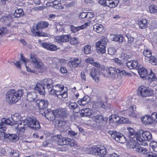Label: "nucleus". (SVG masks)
I'll return each mask as SVG.
<instances>
[{"label": "nucleus", "instance_id": "nucleus-1", "mask_svg": "<svg viewBox=\"0 0 157 157\" xmlns=\"http://www.w3.org/2000/svg\"><path fill=\"white\" fill-rule=\"evenodd\" d=\"M24 93V90L21 89L16 91L14 89L9 90L6 94L7 100L10 103H14L21 99Z\"/></svg>", "mask_w": 157, "mask_h": 157}, {"label": "nucleus", "instance_id": "nucleus-2", "mask_svg": "<svg viewBox=\"0 0 157 157\" xmlns=\"http://www.w3.org/2000/svg\"><path fill=\"white\" fill-rule=\"evenodd\" d=\"M63 86L57 84L52 86L49 90L50 94L56 95L57 97L61 99L63 98H66L67 97V93L63 91Z\"/></svg>", "mask_w": 157, "mask_h": 157}, {"label": "nucleus", "instance_id": "nucleus-3", "mask_svg": "<svg viewBox=\"0 0 157 157\" xmlns=\"http://www.w3.org/2000/svg\"><path fill=\"white\" fill-rule=\"evenodd\" d=\"M137 93L139 96L143 98L151 96L154 94L152 89L143 85L139 87Z\"/></svg>", "mask_w": 157, "mask_h": 157}, {"label": "nucleus", "instance_id": "nucleus-4", "mask_svg": "<svg viewBox=\"0 0 157 157\" xmlns=\"http://www.w3.org/2000/svg\"><path fill=\"white\" fill-rule=\"evenodd\" d=\"M152 138L150 132L147 131L142 132L139 136L136 137L137 141L138 144L143 146L147 145L146 141H149Z\"/></svg>", "mask_w": 157, "mask_h": 157}, {"label": "nucleus", "instance_id": "nucleus-5", "mask_svg": "<svg viewBox=\"0 0 157 157\" xmlns=\"http://www.w3.org/2000/svg\"><path fill=\"white\" fill-rule=\"evenodd\" d=\"M89 152L91 154L101 157H103L106 154V149L104 146L93 147L90 149Z\"/></svg>", "mask_w": 157, "mask_h": 157}, {"label": "nucleus", "instance_id": "nucleus-6", "mask_svg": "<svg viewBox=\"0 0 157 157\" xmlns=\"http://www.w3.org/2000/svg\"><path fill=\"white\" fill-rule=\"evenodd\" d=\"M57 139V144L59 145H68L71 146L76 145L77 143L74 142L73 140L68 138H62L61 135H58L55 136Z\"/></svg>", "mask_w": 157, "mask_h": 157}, {"label": "nucleus", "instance_id": "nucleus-7", "mask_svg": "<svg viewBox=\"0 0 157 157\" xmlns=\"http://www.w3.org/2000/svg\"><path fill=\"white\" fill-rule=\"evenodd\" d=\"M108 132L111 135V137L116 141L121 143L125 142V137L120 132L112 130L109 131Z\"/></svg>", "mask_w": 157, "mask_h": 157}, {"label": "nucleus", "instance_id": "nucleus-8", "mask_svg": "<svg viewBox=\"0 0 157 157\" xmlns=\"http://www.w3.org/2000/svg\"><path fill=\"white\" fill-rule=\"evenodd\" d=\"M157 119V113L155 112L152 113L151 116L147 115L141 118L142 122L145 125L151 124L153 121L156 122Z\"/></svg>", "mask_w": 157, "mask_h": 157}, {"label": "nucleus", "instance_id": "nucleus-9", "mask_svg": "<svg viewBox=\"0 0 157 157\" xmlns=\"http://www.w3.org/2000/svg\"><path fill=\"white\" fill-rule=\"evenodd\" d=\"M107 41L108 40L106 38L103 37L96 43V45L97 49L99 53L103 54L105 52V45L107 43Z\"/></svg>", "mask_w": 157, "mask_h": 157}, {"label": "nucleus", "instance_id": "nucleus-10", "mask_svg": "<svg viewBox=\"0 0 157 157\" xmlns=\"http://www.w3.org/2000/svg\"><path fill=\"white\" fill-rule=\"evenodd\" d=\"M27 122V119L22 120L18 123L17 126L15 127V129L17 130L18 134L21 133V135L23 134L26 129L29 127Z\"/></svg>", "mask_w": 157, "mask_h": 157}, {"label": "nucleus", "instance_id": "nucleus-11", "mask_svg": "<svg viewBox=\"0 0 157 157\" xmlns=\"http://www.w3.org/2000/svg\"><path fill=\"white\" fill-rule=\"evenodd\" d=\"M27 120L29 127L36 130L40 128V123L35 117L29 118Z\"/></svg>", "mask_w": 157, "mask_h": 157}, {"label": "nucleus", "instance_id": "nucleus-12", "mask_svg": "<svg viewBox=\"0 0 157 157\" xmlns=\"http://www.w3.org/2000/svg\"><path fill=\"white\" fill-rule=\"evenodd\" d=\"M80 115L81 117H88L96 114L97 111L90 108H85L81 109Z\"/></svg>", "mask_w": 157, "mask_h": 157}, {"label": "nucleus", "instance_id": "nucleus-13", "mask_svg": "<svg viewBox=\"0 0 157 157\" xmlns=\"http://www.w3.org/2000/svg\"><path fill=\"white\" fill-rule=\"evenodd\" d=\"M53 113L56 118H62L66 117L67 115L66 110L65 109L63 108H59L54 110Z\"/></svg>", "mask_w": 157, "mask_h": 157}, {"label": "nucleus", "instance_id": "nucleus-14", "mask_svg": "<svg viewBox=\"0 0 157 157\" xmlns=\"http://www.w3.org/2000/svg\"><path fill=\"white\" fill-rule=\"evenodd\" d=\"M14 123V122L11 121L9 119L3 118L1 120V122H0V129L5 131L6 129V124L12 125Z\"/></svg>", "mask_w": 157, "mask_h": 157}, {"label": "nucleus", "instance_id": "nucleus-15", "mask_svg": "<svg viewBox=\"0 0 157 157\" xmlns=\"http://www.w3.org/2000/svg\"><path fill=\"white\" fill-rule=\"evenodd\" d=\"M130 109H132V110H127L124 111V113L126 114V115L128 116L130 118H137V114L136 113L134 110L136 109V106L135 105H133L130 106L129 107Z\"/></svg>", "mask_w": 157, "mask_h": 157}, {"label": "nucleus", "instance_id": "nucleus-16", "mask_svg": "<svg viewBox=\"0 0 157 157\" xmlns=\"http://www.w3.org/2000/svg\"><path fill=\"white\" fill-rule=\"evenodd\" d=\"M36 105L38 107L39 109L41 110H46V108L48 105V102L47 101L44 100L37 99L36 100Z\"/></svg>", "mask_w": 157, "mask_h": 157}, {"label": "nucleus", "instance_id": "nucleus-17", "mask_svg": "<svg viewBox=\"0 0 157 157\" xmlns=\"http://www.w3.org/2000/svg\"><path fill=\"white\" fill-rule=\"evenodd\" d=\"M40 45L48 50L54 51L57 49V46L52 44L42 42L40 43Z\"/></svg>", "mask_w": 157, "mask_h": 157}, {"label": "nucleus", "instance_id": "nucleus-18", "mask_svg": "<svg viewBox=\"0 0 157 157\" xmlns=\"http://www.w3.org/2000/svg\"><path fill=\"white\" fill-rule=\"evenodd\" d=\"M106 71H108L109 74H105V77L107 78L111 77V78H114L117 73V69L115 68L112 67H109L106 68Z\"/></svg>", "mask_w": 157, "mask_h": 157}, {"label": "nucleus", "instance_id": "nucleus-19", "mask_svg": "<svg viewBox=\"0 0 157 157\" xmlns=\"http://www.w3.org/2000/svg\"><path fill=\"white\" fill-rule=\"evenodd\" d=\"M70 36L69 35H61L60 36H57L55 38V41L58 43L67 42L69 41Z\"/></svg>", "mask_w": 157, "mask_h": 157}, {"label": "nucleus", "instance_id": "nucleus-20", "mask_svg": "<svg viewBox=\"0 0 157 157\" xmlns=\"http://www.w3.org/2000/svg\"><path fill=\"white\" fill-rule=\"evenodd\" d=\"M30 59L31 62L35 65L36 68L42 67L43 64L41 62L38 61L36 59L35 56L33 54L30 55Z\"/></svg>", "mask_w": 157, "mask_h": 157}, {"label": "nucleus", "instance_id": "nucleus-21", "mask_svg": "<svg viewBox=\"0 0 157 157\" xmlns=\"http://www.w3.org/2000/svg\"><path fill=\"white\" fill-rule=\"evenodd\" d=\"M90 23L89 22H88L85 23L83 25L78 27H75L74 26L72 25L71 26V31L73 33H75L80 29H83L86 27L87 26H89L90 24Z\"/></svg>", "mask_w": 157, "mask_h": 157}, {"label": "nucleus", "instance_id": "nucleus-22", "mask_svg": "<svg viewBox=\"0 0 157 157\" xmlns=\"http://www.w3.org/2000/svg\"><path fill=\"white\" fill-rule=\"evenodd\" d=\"M35 89L41 95H44L45 93L44 86L42 84L37 83L35 87Z\"/></svg>", "mask_w": 157, "mask_h": 157}, {"label": "nucleus", "instance_id": "nucleus-23", "mask_svg": "<svg viewBox=\"0 0 157 157\" xmlns=\"http://www.w3.org/2000/svg\"><path fill=\"white\" fill-rule=\"evenodd\" d=\"M120 0H107L106 6L109 8H114L116 7L119 2Z\"/></svg>", "mask_w": 157, "mask_h": 157}, {"label": "nucleus", "instance_id": "nucleus-24", "mask_svg": "<svg viewBox=\"0 0 157 157\" xmlns=\"http://www.w3.org/2000/svg\"><path fill=\"white\" fill-rule=\"evenodd\" d=\"M68 107L69 108L73 109V111L75 113H78L80 110V107L75 102H72L69 103Z\"/></svg>", "mask_w": 157, "mask_h": 157}, {"label": "nucleus", "instance_id": "nucleus-25", "mask_svg": "<svg viewBox=\"0 0 157 157\" xmlns=\"http://www.w3.org/2000/svg\"><path fill=\"white\" fill-rule=\"evenodd\" d=\"M90 75L96 82L99 81V73L95 68H92Z\"/></svg>", "mask_w": 157, "mask_h": 157}, {"label": "nucleus", "instance_id": "nucleus-26", "mask_svg": "<svg viewBox=\"0 0 157 157\" xmlns=\"http://www.w3.org/2000/svg\"><path fill=\"white\" fill-rule=\"evenodd\" d=\"M12 16L10 15L4 16L0 18L1 21L6 25H8L12 20Z\"/></svg>", "mask_w": 157, "mask_h": 157}, {"label": "nucleus", "instance_id": "nucleus-27", "mask_svg": "<svg viewBox=\"0 0 157 157\" xmlns=\"http://www.w3.org/2000/svg\"><path fill=\"white\" fill-rule=\"evenodd\" d=\"M148 21L146 19H142L139 20L137 23V24L139 25L140 29H144L146 28L147 26Z\"/></svg>", "mask_w": 157, "mask_h": 157}, {"label": "nucleus", "instance_id": "nucleus-28", "mask_svg": "<svg viewBox=\"0 0 157 157\" xmlns=\"http://www.w3.org/2000/svg\"><path fill=\"white\" fill-rule=\"evenodd\" d=\"M126 66L131 69L138 68V63L136 60L130 61L128 62L126 64Z\"/></svg>", "mask_w": 157, "mask_h": 157}, {"label": "nucleus", "instance_id": "nucleus-29", "mask_svg": "<svg viewBox=\"0 0 157 157\" xmlns=\"http://www.w3.org/2000/svg\"><path fill=\"white\" fill-rule=\"evenodd\" d=\"M90 98L87 96H84L82 98L78 101V103L80 105L84 106L88 104L90 101Z\"/></svg>", "mask_w": 157, "mask_h": 157}, {"label": "nucleus", "instance_id": "nucleus-30", "mask_svg": "<svg viewBox=\"0 0 157 157\" xmlns=\"http://www.w3.org/2000/svg\"><path fill=\"white\" fill-rule=\"evenodd\" d=\"M36 98V92H31L28 93L27 94V100L30 102H33Z\"/></svg>", "mask_w": 157, "mask_h": 157}, {"label": "nucleus", "instance_id": "nucleus-31", "mask_svg": "<svg viewBox=\"0 0 157 157\" xmlns=\"http://www.w3.org/2000/svg\"><path fill=\"white\" fill-rule=\"evenodd\" d=\"M43 82L44 86H46L49 91L50 90L49 89H50L51 87H52L53 85V81L51 79L46 78L44 79L43 81Z\"/></svg>", "mask_w": 157, "mask_h": 157}, {"label": "nucleus", "instance_id": "nucleus-32", "mask_svg": "<svg viewBox=\"0 0 157 157\" xmlns=\"http://www.w3.org/2000/svg\"><path fill=\"white\" fill-rule=\"evenodd\" d=\"M138 68V72L141 78H145L147 76V71L146 69L143 67Z\"/></svg>", "mask_w": 157, "mask_h": 157}, {"label": "nucleus", "instance_id": "nucleus-33", "mask_svg": "<svg viewBox=\"0 0 157 157\" xmlns=\"http://www.w3.org/2000/svg\"><path fill=\"white\" fill-rule=\"evenodd\" d=\"M81 59L78 58L71 59L70 61V63L72 66L74 67H77L80 63Z\"/></svg>", "mask_w": 157, "mask_h": 157}, {"label": "nucleus", "instance_id": "nucleus-34", "mask_svg": "<svg viewBox=\"0 0 157 157\" xmlns=\"http://www.w3.org/2000/svg\"><path fill=\"white\" fill-rule=\"evenodd\" d=\"M42 115L45 116V117L49 120L52 121L55 119V116L53 113V110L52 112H48L47 111L46 113H44V115L42 114Z\"/></svg>", "mask_w": 157, "mask_h": 157}, {"label": "nucleus", "instance_id": "nucleus-35", "mask_svg": "<svg viewBox=\"0 0 157 157\" xmlns=\"http://www.w3.org/2000/svg\"><path fill=\"white\" fill-rule=\"evenodd\" d=\"M93 118L94 121L98 124H101L104 121V117L101 114L97 115Z\"/></svg>", "mask_w": 157, "mask_h": 157}, {"label": "nucleus", "instance_id": "nucleus-36", "mask_svg": "<svg viewBox=\"0 0 157 157\" xmlns=\"http://www.w3.org/2000/svg\"><path fill=\"white\" fill-rule=\"evenodd\" d=\"M24 14L23 10L21 9H19L16 10L13 15H12V18L19 17L23 16Z\"/></svg>", "mask_w": 157, "mask_h": 157}, {"label": "nucleus", "instance_id": "nucleus-37", "mask_svg": "<svg viewBox=\"0 0 157 157\" xmlns=\"http://www.w3.org/2000/svg\"><path fill=\"white\" fill-rule=\"evenodd\" d=\"M31 31L33 35L35 36H37L39 37L47 36H48L47 33L42 31H36L34 30V29H31Z\"/></svg>", "mask_w": 157, "mask_h": 157}, {"label": "nucleus", "instance_id": "nucleus-38", "mask_svg": "<svg viewBox=\"0 0 157 157\" xmlns=\"http://www.w3.org/2000/svg\"><path fill=\"white\" fill-rule=\"evenodd\" d=\"M94 30L98 33H100L103 31L104 29L103 25L101 24H97L93 26Z\"/></svg>", "mask_w": 157, "mask_h": 157}, {"label": "nucleus", "instance_id": "nucleus-39", "mask_svg": "<svg viewBox=\"0 0 157 157\" xmlns=\"http://www.w3.org/2000/svg\"><path fill=\"white\" fill-rule=\"evenodd\" d=\"M6 137L12 142L17 141L18 139V137L15 134H9L6 135Z\"/></svg>", "mask_w": 157, "mask_h": 157}, {"label": "nucleus", "instance_id": "nucleus-40", "mask_svg": "<svg viewBox=\"0 0 157 157\" xmlns=\"http://www.w3.org/2000/svg\"><path fill=\"white\" fill-rule=\"evenodd\" d=\"M117 74L121 75H126L128 76H131L132 75L131 73L127 72L126 71L123 70L122 69H117Z\"/></svg>", "mask_w": 157, "mask_h": 157}, {"label": "nucleus", "instance_id": "nucleus-41", "mask_svg": "<svg viewBox=\"0 0 157 157\" xmlns=\"http://www.w3.org/2000/svg\"><path fill=\"white\" fill-rule=\"evenodd\" d=\"M110 122L113 123L114 124L116 123H118L120 120V117L116 115H113L109 118Z\"/></svg>", "mask_w": 157, "mask_h": 157}, {"label": "nucleus", "instance_id": "nucleus-42", "mask_svg": "<svg viewBox=\"0 0 157 157\" xmlns=\"http://www.w3.org/2000/svg\"><path fill=\"white\" fill-rule=\"evenodd\" d=\"M150 72L147 77V78L149 81H154L156 79V78L154 75V74L152 72L151 70H150Z\"/></svg>", "mask_w": 157, "mask_h": 157}, {"label": "nucleus", "instance_id": "nucleus-43", "mask_svg": "<svg viewBox=\"0 0 157 157\" xmlns=\"http://www.w3.org/2000/svg\"><path fill=\"white\" fill-rule=\"evenodd\" d=\"M135 148V150H136L137 152H141L144 154V155L147 152V150L146 149L139 146L137 145L136 147Z\"/></svg>", "mask_w": 157, "mask_h": 157}, {"label": "nucleus", "instance_id": "nucleus-44", "mask_svg": "<svg viewBox=\"0 0 157 157\" xmlns=\"http://www.w3.org/2000/svg\"><path fill=\"white\" fill-rule=\"evenodd\" d=\"M38 26L39 29H44L47 27L49 25L47 21H40L38 22Z\"/></svg>", "mask_w": 157, "mask_h": 157}, {"label": "nucleus", "instance_id": "nucleus-45", "mask_svg": "<svg viewBox=\"0 0 157 157\" xmlns=\"http://www.w3.org/2000/svg\"><path fill=\"white\" fill-rule=\"evenodd\" d=\"M149 11L152 13H157V6L155 5H151L149 7Z\"/></svg>", "mask_w": 157, "mask_h": 157}, {"label": "nucleus", "instance_id": "nucleus-46", "mask_svg": "<svg viewBox=\"0 0 157 157\" xmlns=\"http://www.w3.org/2000/svg\"><path fill=\"white\" fill-rule=\"evenodd\" d=\"M128 136L129 137H132L131 136L135 135V132L133 129L131 127H127V128Z\"/></svg>", "mask_w": 157, "mask_h": 157}, {"label": "nucleus", "instance_id": "nucleus-47", "mask_svg": "<svg viewBox=\"0 0 157 157\" xmlns=\"http://www.w3.org/2000/svg\"><path fill=\"white\" fill-rule=\"evenodd\" d=\"M149 58V62L152 65H157V59L154 56H151Z\"/></svg>", "mask_w": 157, "mask_h": 157}, {"label": "nucleus", "instance_id": "nucleus-48", "mask_svg": "<svg viewBox=\"0 0 157 157\" xmlns=\"http://www.w3.org/2000/svg\"><path fill=\"white\" fill-rule=\"evenodd\" d=\"M121 58L124 61H127L128 59L130 58V56L124 52H123L122 53L121 56Z\"/></svg>", "mask_w": 157, "mask_h": 157}, {"label": "nucleus", "instance_id": "nucleus-49", "mask_svg": "<svg viewBox=\"0 0 157 157\" xmlns=\"http://www.w3.org/2000/svg\"><path fill=\"white\" fill-rule=\"evenodd\" d=\"M143 53L145 57H149L152 56L151 51L148 48L144 49Z\"/></svg>", "mask_w": 157, "mask_h": 157}, {"label": "nucleus", "instance_id": "nucleus-50", "mask_svg": "<svg viewBox=\"0 0 157 157\" xmlns=\"http://www.w3.org/2000/svg\"><path fill=\"white\" fill-rule=\"evenodd\" d=\"M8 32V31L6 27L1 28L0 29V36L5 35Z\"/></svg>", "mask_w": 157, "mask_h": 157}, {"label": "nucleus", "instance_id": "nucleus-51", "mask_svg": "<svg viewBox=\"0 0 157 157\" xmlns=\"http://www.w3.org/2000/svg\"><path fill=\"white\" fill-rule=\"evenodd\" d=\"M71 44L73 45H76L79 43L78 39L77 38L72 37L71 38L70 40Z\"/></svg>", "mask_w": 157, "mask_h": 157}, {"label": "nucleus", "instance_id": "nucleus-52", "mask_svg": "<svg viewBox=\"0 0 157 157\" xmlns=\"http://www.w3.org/2000/svg\"><path fill=\"white\" fill-rule=\"evenodd\" d=\"M128 39L127 44L128 45H131L134 41V38L129 35L127 36Z\"/></svg>", "mask_w": 157, "mask_h": 157}, {"label": "nucleus", "instance_id": "nucleus-53", "mask_svg": "<svg viewBox=\"0 0 157 157\" xmlns=\"http://www.w3.org/2000/svg\"><path fill=\"white\" fill-rule=\"evenodd\" d=\"M150 146L154 151L157 152V143L154 142H151L150 144Z\"/></svg>", "mask_w": 157, "mask_h": 157}, {"label": "nucleus", "instance_id": "nucleus-54", "mask_svg": "<svg viewBox=\"0 0 157 157\" xmlns=\"http://www.w3.org/2000/svg\"><path fill=\"white\" fill-rule=\"evenodd\" d=\"M91 47L89 45H87L84 48V52L86 54H89L90 52Z\"/></svg>", "mask_w": 157, "mask_h": 157}, {"label": "nucleus", "instance_id": "nucleus-55", "mask_svg": "<svg viewBox=\"0 0 157 157\" xmlns=\"http://www.w3.org/2000/svg\"><path fill=\"white\" fill-rule=\"evenodd\" d=\"M11 155L12 157H19V153L17 151L12 150L11 152Z\"/></svg>", "mask_w": 157, "mask_h": 157}, {"label": "nucleus", "instance_id": "nucleus-56", "mask_svg": "<svg viewBox=\"0 0 157 157\" xmlns=\"http://www.w3.org/2000/svg\"><path fill=\"white\" fill-rule=\"evenodd\" d=\"M129 144L130 145V147L131 148H135L136 147V142L135 140H130Z\"/></svg>", "mask_w": 157, "mask_h": 157}, {"label": "nucleus", "instance_id": "nucleus-57", "mask_svg": "<svg viewBox=\"0 0 157 157\" xmlns=\"http://www.w3.org/2000/svg\"><path fill=\"white\" fill-rule=\"evenodd\" d=\"M128 119L124 117L120 118V120L118 123H128Z\"/></svg>", "mask_w": 157, "mask_h": 157}, {"label": "nucleus", "instance_id": "nucleus-58", "mask_svg": "<svg viewBox=\"0 0 157 157\" xmlns=\"http://www.w3.org/2000/svg\"><path fill=\"white\" fill-rule=\"evenodd\" d=\"M108 52L109 54L110 55H113L115 52L116 50L114 48L111 47L108 49Z\"/></svg>", "mask_w": 157, "mask_h": 157}, {"label": "nucleus", "instance_id": "nucleus-59", "mask_svg": "<svg viewBox=\"0 0 157 157\" xmlns=\"http://www.w3.org/2000/svg\"><path fill=\"white\" fill-rule=\"evenodd\" d=\"M145 157H157V155L150 152H147L145 154Z\"/></svg>", "mask_w": 157, "mask_h": 157}, {"label": "nucleus", "instance_id": "nucleus-60", "mask_svg": "<svg viewBox=\"0 0 157 157\" xmlns=\"http://www.w3.org/2000/svg\"><path fill=\"white\" fill-rule=\"evenodd\" d=\"M20 58L21 60L23 62L25 65L27 64V63L29 61V59L25 58L23 56L22 54H20Z\"/></svg>", "mask_w": 157, "mask_h": 157}, {"label": "nucleus", "instance_id": "nucleus-61", "mask_svg": "<svg viewBox=\"0 0 157 157\" xmlns=\"http://www.w3.org/2000/svg\"><path fill=\"white\" fill-rule=\"evenodd\" d=\"M86 14L87 18L88 19L89 21L88 22H89L90 23V18L94 17V14L92 12H89L88 13H86Z\"/></svg>", "mask_w": 157, "mask_h": 157}, {"label": "nucleus", "instance_id": "nucleus-62", "mask_svg": "<svg viewBox=\"0 0 157 157\" xmlns=\"http://www.w3.org/2000/svg\"><path fill=\"white\" fill-rule=\"evenodd\" d=\"M142 44V42L141 40H137L135 42V46L139 48L140 46Z\"/></svg>", "mask_w": 157, "mask_h": 157}, {"label": "nucleus", "instance_id": "nucleus-63", "mask_svg": "<svg viewBox=\"0 0 157 157\" xmlns=\"http://www.w3.org/2000/svg\"><path fill=\"white\" fill-rule=\"evenodd\" d=\"M81 77L82 81L84 82L86 81V75L85 72L84 71L82 72L80 74Z\"/></svg>", "mask_w": 157, "mask_h": 157}, {"label": "nucleus", "instance_id": "nucleus-64", "mask_svg": "<svg viewBox=\"0 0 157 157\" xmlns=\"http://www.w3.org/2000/svg\"><path fill=\"white\" fill-rule=\"evenodd\" d=\"M118 41L120 43H122L123 41V36L121 35H118Z\"/></svg>", "mask_w": 157, "mask_h": 157}]
</instances>
